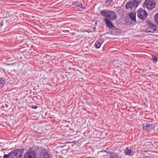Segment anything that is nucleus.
<instances>
[{
	"label": "nucleus",
	"instance_id": "obj_1",
	"mask_svg": "<svg viewBox=\"0 0 158 158\" xmlns=\"http://www.w3.org/2000/svg\"><path fill=\"white\" fill-rule=\"evenodd\" d=\"M36 151L35 148H31L25 153L24 158H37L36 155Z\"/></svg>",
	"mask_w": 158,
	"mask_h": 158
},
{
	"label": "nucleus",
	"instance_id": "obj_2",
	"mask_svg": "<svg viewBox=\"0 0 158 158\" xmlns=\"http://www.w3.org/2000/svg\"><path fill=\"white\" fill-rule=\"evenodd\" d=\"M23 153L21 149L15 150L9 153L10 158H22Z\"/></svg>",
	"mask_w": 158,
	"mask_h": 158
},
{
	"label": "nucleus",
	"instance_id": "obj_3",
	"mask_svg": "<svg viewBox=\"0 0 158 158\" xmlns=\"http://www.w3.org/2000/svg\"><path fill=\"white\" fill-rule=\"evenodd\" d=\"M156 3L155 2L152 0H146L143 5L144 8L146 7L149 10H152L155 7Z\"/></svg>",
	"mask_w": 158,
	"mask_h": 158
},
{
	"label": "nucleus",
	"instance_id": "obj_4",
	"mask_svg": "<svg viewBox=\"0 0 158 158\" xmlns=\"http://www.w3.org/2000/svg\"><path fill=\"white\" fill-rule=\"evenodd\" d=\"M138 4L139 2L136 0H133L132 2H128L125 5L126 9L129 10L132 9L133 8L135 9L138 6Z\"/></svg>",
	"mask_w": 158,
	"mask_h": 158
},
{
	"label": "nucleus",
	"instance_id": "obj_5",
	"mask_svg": "<svg viewBox=\"0 0 158 158\" xmlns=\"http://www.w3.org/2000/svg\"><path fill=\"white\" fill-rule=\"evenodd\" d=\"M147 15V13L142 8H139L137 11L138 16L141 19H146Z\"/></svg>",
	"mask_w": 158,
	"mask_h": 158
},
{
	"label": "nucleus",
	"instance_id": "obj_6",
	"mask_svg": "<svg viewBox=\"0 0 158 158\" xmlns=\"http://www.w3.org/2000/svg\"><path fill=\"white\" fill-rule=\"evenodd\" d=\"M156 26L152 23H151L145 29V31L147 33H154L156 30Z\"/></svg>",
	"mask_w": 158,
	"mask_h": 158
},
{
	"label": "nucleus",
	"instance_id": "obj_7",
	"mask_svg": "<svg viewBox=\"0 0 158 158\" xmlns=\"http://www.w3.org/2000/svg\"><path fill=\"white\" fill-rule=\"evenodd\" d=\"M155 127V125L154 124L149 123H144L143 125V129L145 131L149 130L154 129Z\"/></svg>",
	"mask_w": 158,
	"mask_h": 158
},
{
	"label": "nucleus",
	"instance_id": "obj_8",
	"mask_svg": "<svg viewBox=\"0 0 158 158\" xmlns=\"http://www.w3.org/2000/svg\"><path fill=\"white\" fill-rule=\"evenodd\" d=\"M116 15L114 11H109L107 17L105 18H106L110 20H113L116 18Z\"/></svg>",
	"mask_w": 158,
	"mask_h": 158
},
{
	"label": "nucleus",
	"instance_id": "obj_9",
	"mask_svg": "<svg viewBox=\"0 0 158 158\" xmlns=\"http://www.w3.org/2000/svg\"><path fill=\"white\" fill-rule=\"evenodd\" d=\"M40 158H50V156L47 149H43L41 150L40 155Z\"/></svg>",
	"mask_w": 158,
	"mask_h": 158
},
{
	"label": "nucleus",
	"instance_id": "obj_10",
	"mask_svg": "<svg viewBox=\"0 0 158 158\" xmlns=\"http://www.w3.org/2000/svg\"><path fill=\"white\" fill-rule=\"evenodd\" d=\"M104 20L105 22L106 26L112 29V28L114 27V26L110 20L106 18H104Z\"/></svg>",
	"mask_w": 158,
	"mask_h": 158
},
{
	"label": "nucleus",
	"instance_id": "obj_11",
	"mask_svg": "<svg viewBox=\"0 0 158 158\" xmlns=\"http://www.w3.org/2000/svg\"><path fill=\"white\" fill-rule=\"evenodd\" d=\"M124 152L126 155L131 156L133 155L132 151L128 148L125 149Z\"/></svg>",
	"mask_w": 158,
	"mask_h": 158
},
{
	"label": "nucleus",
	"instance_id": "obj_12",
	"mask_svg": "<svg viewBox=\"0 0 158 158\" xmlns=\"http://www.w3.org/2000/svg\"><path fill=\"white\" fill-rule=\"evenodd\" d=\"M73 4L76 6L79 7L80 8L84 9L85 8V6L84 5H83L81 3H79L78 2H75Z\"/></svg>",
	"mask_w": 158,
	"mask_h": 158
},
{
	"label": "nucleus",
	"instance_id": "obj_13",
	"mask_svg": "<svg viewBox=\"0 0 158 158\" xmlns=\"http://www.w3.org/2000/svg\"><path fill=\"white\" fill-rule=\"evenodd\" d=\"M109 11V10H103L101 11L100 13L103 16L107 17Z\"/></svg>",
	"mask_w": 158,
	"mask_h": 158
},
{
	"label": "nucleus",
	"instance_id": "obj_14",
	"mask_svg": "<svg viewBox=\"0 0 158 158\" xmlns=\"http://www.w3.org/2000/svg\"><path fill=\"white\" fill-rule=\"evenodd\" d=\"M109 158H121V157L118 154L114 153L110 154Z\"/></svg>",
	"mask_w": 158,
	"mask_h": 158
},
{
	"label": "nucleus",
	"instance_id": "obj_15",
	"mask_svg": "<svg viewBox=\"0 0 158 158\" xmlns=\"http://www.w3.org/2000/svg\"><path fill=\"white\" fill-rule=\"evenodd\" d=\"M129 16L130 17V18L131 19L133 20V21H136V19H135V14L134 13L132 12L131 13H130L129 14Z\"/></svg>",
	"mask_w": 158,
	"mask_h": 158
},
{
	"label": "nucleus",
	"instance_id": "obj_16",
	"mask_svg": "<svg viewBox=\"0 0 158 158\" xmlns=\"http://www.w3.org/2000/svg\"><path fill=\"white\" fill-rule=\"evenodd\" d=\"M102 42V40H99L96 41L95 44V46L97 48H99L101 46Z\"/></svg>",
	"mask_w": 158,
	"mask_h": 158
},
{
	"label": "nucleus",
	"instance_id": "obj_17",
	"mask_svg": "<svg viewBox=\"0 0 158 158\" xmlns=\"http://www.w3.org/2000/svg\"><path fill=\"white\" fill-rule=\"evenodd\" d=\"M12 15L11 12H9L8 11L6 12L5 16L6 17L8 18L11 17Z\"/></svg>",
	"mask_w": 158,
	"mask_h": 158
},
{
	"label": "nucleus",
	"instance_id": "obj_18",
	"mask_svg": "<svg viewBox=\"0 0 158 158\" xmlns=\"http://www.w3.org/2000/svg\"><path fill=\"white\" fill-rule=\"evenodd\" d=\"M5 83L4 79L1 78H0V87H2Z\"/></svg>",
	"mask_w": 158,
	"mask_h": 158
},
{
	"label": "nucleus",
	"instance_id": "obj_19",
	"mask_svg": "<svg viewBox=\"0 0 158 158\" xmlns=\"http://www.w3.org/2000/svg\"><path fill=\"white\" fill-rule=\"evenodd\" d=\"M151 60H152L154 62L156 63L157 61V58L154 56H152Z\"/></svg>",
	"mask_w": 158,
	"mask_h": 158
},
{
	"label": "nucleus",
	"instance_id": "obj_20",
	"mask_svg": "<svg viewBox=\"0 0 158 158\" xmlns=\"http://www.w3.org/2000/svg\"><path fill=\"white\" fill-rule=\"evenodd\" d=\"M155 20L156 23L158 24V14H156L155 17Z\"/></svg>",
	"mask_w": 158,
	"mask_h": 158
},
{
	"label": "nucleus",
	"instance_id": "obj_21",
	"mask_svg": "<svg viewBox=\"0 0 158 158\" xmlns=\"http://www.w3.org/2000/svg\"><path fill=\"white\" fill-rule=\"evenodd\" d=\"M3 158H10L9 154L8 155L5 154L3 157Z\"/></svg>",
	"mask_w": 158,
	"mask_h": 158
},
{
	"label": "nucleus",
	"instance_id": "obj_22",
	"mask_svg": "<svg viewBox=\"0 0 158 158\" xmlns=\"http://www.w3.org/2000/svg\"><path fill=\"white\" fill-rule=\"evenodd\" d=\"M113 0H106L105 2L106 4H110L112 1Z\"/></svg>",
	"mask_w": 158,
	"mask_h": 158
},
{
	"label": "nucleus",
	"instance_id": "obj_23",
	"mask_svg": "<svg viewBox=\"0 0 158 158\" xmlns=\"http://www.w3.org/2000/svg\"><path fill=\"white\" fill-rule=\"evenodd\" d=\"M74 143V144H75L76 143L74 141L73 142H67L65 143L67 144L68 143Z\"/></svg>",
	"mask_w": 158,
	"mask_h": 158
},
{
	"label": "nucleus",
	"instance_id": "obj_24",
	"mask_svg": "<svg viewBox=\"0 0 158 158\" xmlns=\"http://www.w3.org/2000/svg\"><path fill=\"white\" fill-rule=\"evenodd\" d=\"M31 107L32 108H33V109H37V106H31Z\"/></svg>",
	"mask_w": 158,
	"mask_h": 158
},
{
	"label": "nucleus",
	"instance_id": "obj_25",
	"mask_svg": "<svg viewBox=\"0 0 158 158\" xmlns=\"http://www.w3.org/2000/svg\"><path fill=\"white\" fill-rule=\"evenodd\" d=\"M145 158H151V157L150 156H145Z\"/></svg>",
	"mask_w": 158,
	"mask_h": 158
}]
</instances>
